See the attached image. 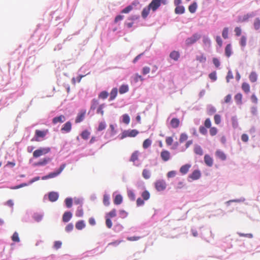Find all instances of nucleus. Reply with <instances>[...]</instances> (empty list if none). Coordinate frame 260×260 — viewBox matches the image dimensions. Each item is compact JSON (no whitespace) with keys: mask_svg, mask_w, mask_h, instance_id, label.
I'll use <instances>...</instances> for the list:
<instances>
[{"mask_svg":"<svg viewBox=\"0 0 260 260\" xmlns=\"http://www.w3.org/2000/svg\"><path fill=\"white\" fill-rule=\"evenodd\" d=\"M180 122L179 119L177 118H173L170 121V125L172 128H177L179 127Z\"/></svg>","mask_w":260,"mask_h":260,"instance_id":"9","label":"nucleus"},{"mask_svg":"<svg viewBox=\"0 0 260 260\" xmlns=\"http://www.w3.org/2000/svg\"><path fill=\"white\" fill-rule=\"evenodd\" d=\"M83 210L81 207H79L76 212V216L77 217H82L83 215Z\"/></svg>","mask_w":260,"mask_h":260,"instance_id":"39","label":"nucleus"},{"mask_svg":"<svg viewBox=\"0 0 260 260\" xmlns=\"http://www.w3.org/2000/svg\"><path fill=\"white\" fill-rule=\"evenodd\" d=\"M123 122L125 124H128L130 121V118L127 114H124L122 116Z\"/></svg>","mask_w":260,"mask_h":260,"instance_id":"45","label":"nucleus"},{"mask_svg":"<svg viewBox=\"0 0 260 260\" xmlns=\"http://www.w3.org/2000/svg\"><path fill=\"white\" fill-rule=\"evenodd\" d=\"M119 216L121 218H124L127 216V213L123 210L119 211Z\"/></svg>","mask_w":260,"mask_h":260,"instance_id":"50","label":"nucleus"},{"mask_svg":"<svg viewBox=\"0 0 260 260\" xmlns=\"http://www.w3.org/2000/svg\"><path fill=\"white\" fill-rule=\"evenodd\" d=\"M209 78L213 81H215L217 79L215 72H212L209 75Z\"/></svg>","mask_w":260,"mask_h":260,"instance_id":"61","label":"nucleus"},{"mask_svg":"<svg viewBox=\"0 0 260 260\" xmlns=\"http://www.w3.org/2000/svg\"><path fill=\"white\" fill-rule=\"evenodd\" d=\"M166 182L163 180H157L155 183V187L157 191H162L166 188Z\"/></svg>","mask_w":260,"mask_h":260,"instance_id":"5","label":"nucleus"},{"mask_svg":"<svg viewBox=\"0 0 260 260\" xmlns=\"http://www.w3.org/2000/svg\"><path fill=\"white\" fill-rule=\"evenodd\" d=\"M191 167V165L189 164H186L182 166L180 169V172L182 174H186Z\"/></svg>","mask_w":260,"mask_h":260,"instance_id":"19","label":"nucleus"},{"mask_svg":"<svg viewBox=\"0 0 260 260\" xmlns=\"http://www.w3.org/2000/svg\"><path fill=\"white\" fill-rule=\"evenodd\" d=\"M216 156L222 160H225L226 159L225 154L220 150H217L215 152Z\"/></svg>","mask_w":260,"mask_h":260,"instance_id":"15","label":"nucleus"},{"mask_svg":"<svg viewBox=\"0 0 260 260\" xmlns=\"http://www.w3.org/2000/svg\"><path fill=\"white\" fill-rule=\"evenodd\" d=\"M194 152L200 156L203 154V151L202 147L198 145H196L193 149Z\"/></svg>","mask_w":260,"mask_h":260,"instance_id":"21","label":"nucleus"},{"mask_svg":"<svg viewBox=\"0 0 260 260\" xmlns=\"http://www.w3.org/2000/svg\"><path fill=\"white\" fill-rule=\"evenodd\" d=\"M128 86L127 85H122L119 89V92L120 94H123L127 92L128 91Z\"/></svg>","mask_w":260,"mask_h":260,"instance_id":"24","label":"nucleus"},{"mask_svg":"<svg viewBox=\"0 0 260 260\" xmlns=\"http://www.w3.org/2000/svg\"><path fill=\"white\" fill-rule=\"evenodd\" d=\"M235 32L236 33V35L237 36H240L241 35V29L239 27H236L235 28Z\"/></svg>","mask_w":260,"mask_h":260,"instance_id":"63","label":"nucleus"},{"mask_svg":"<svg viewBox=\"0 0 260 260\" xmlns=\"http://www.w3.org/2000/svg\"><path fill=\"white\" fill-rule=\"evenodd\" d=\"M106 123L104 122H101L100 123V124L99 125V126L98 128V131H102L104 130L106 128Z\"/></svg>","mask_w":260,"mask_h":260,"instance_id":"49","label":"nucleus"},{"mask_svg":"<svg viewBox=\"0 0 260 260\" xmlns=\"http://www.w3.org/2000/svg\"><path fill=\"white\" fill-rule=\"evenodd\" d=\"M90 135V133L87 131H84L81 134V137L85 140L88 139Z\"/></svg>","mask_w":260,"mask_h":260,"instance_id":"37","label":"nucleus"},{"mask_svg":"<svg viewBox=\"0 0 260 260\" xmlns=\"http://www.w3.org/2000/svg\"><path fill=\"white\" fill-rule=\"evenodd\" d=\"M216 112V109L214 107H211L208 109V114L209 115H212Z\"/></svg>","mask_w":260,"mask_h":260,"instance_id":"62","label":"nucleus"},{"mask_svg":"<svg viewBox=\"0 0 260 260\" xmlns=\"http://www.w3.org/2000/svg\"><path fill=\"white\" fill-rule=\"evenodd\" d=\"M170 57L172 59L177 61L180 57L179 52L177 51H173L171 52V53L170 54Z\"/></svg>","mask_w":260,"mask_h":260,"instance_id":"20","label":"nucleus"},{"mask_svg":"<svg viewBox=\"0 0 260 260\" xmlns=\"http://www.w3.org/2000/svg\"><path fill=\"white\" fill-rule=\"evenodd\" d=\"M65 203L68 208H71L72 206L73 201L71 198H67L65 200Z\"/></svg>","mask_w":260,"mask_h":260,"instance_id":"47","label":"nucleus"},{"mask_svg":"<svg viewBox=\"0 0 260 260\" xmlns=\"http://www.w3.org/2000/svg\"><path fill=\"white\" fill-rule=\"evenodd\" d=\"M214 120L216 124H219L221 122V116L219 114H215L214 116Z\"/></svg>","mask_w":260,"mask_h":260,"instance_id":"44","label":"nucleus"},{"mask_svg":"<svg viewBox=\"0 0 260 260\" xmlns=\"http://www.w3.org/2000/svg\"><path fill=\"white\" fill-rule=\"evenodd\" d=\"M204 158L205 163L207 166L211 167L213 166V159L209 155L205 154Z\"/></svg>","mask_w":260,"mask_h":260,"instance_id":"8","label":"nucleus"},{"mask_svg":"<svg viewBox=\"0 0 260 260\" xmlns=\"http://www.w3.org/2000/svg\"><path fill=\"white\" fill-rule=\"evenodd\" d=\"M50 159L49 158H44L43 159L41 160L40 161L35 164V166H44L46 165L49 161Z\"/></svg>","mask_w":260,"mask_h":260,"instance_id":"25","label":"nucleus"},{"mask_svg":"<svg viewBox=\"0 0 260 260\" xmlns=\"http://www.w3.org/2000/svg\"><path fill=\"white\" fill-rule=\"evenodd\" d=\"M110 198L107 194H104L103 197V204L106 206H108L110 205Z\"/></svg>","mask_w":260,"mask_h":260,"instance_id":"28","label":"nucleus"},{"mask_svg":"<svg viewBox=\"0 0 260 260\" xmlns=\"http://www.w3.org/2000/svg\"><path fill=\"white\" fill-rule=\"evenodd\" d=\"M50 151V148L49 147L40 148L35 150L33 152V156L35 158L39 157L43 155L46 154Z\"/></svg>","mask_w":260,"mask_h":260,"instance_id":"2","label":"nucleus"},{"mask_svg":"<svg viewBox=\"0 0 260 260\" xmlns=\"http://www.w3.org/2000/svg\"><path fill=\"white\" fill-rule=\"evenodd\" d=\"M201 38V35L198 34H194L191 37L188 38L185 40V44L187 46H189L195 43Z\"/></svg>","mask_w":260,"mask_h":260,"instance_id":"4","label":"nucleus"},{"mask_svg":"<svg viewBox=\"0 0 260 260\" xmlns=\"http://www.w3.org/2000/svg\"><path fill=\"white\" fill-rule=\"evenodd\" d=\"M196 59L200 62H205L206 60V57L203 54H201L200 55L197 56Z\"/></svg>","mask_w":260,"mask_h":260,"instance_id":"40","label":"nucleus"},{"mask_svg":"<svg viewBox=\"0 0 260 260\" xmlns=\"http://www.w3.org/2000/svg\"><path fill=\"white\" fill-rule=\"evenodd\" d=\"M127 196L128 198L132 201L135 200V194L134 192L132 190H128L127 191Z\"/></svg>","mask_w":260,"mask_h":260,"instance_id":"46","label":"nucleus"},{"mask_svg":"<svg viewBox=\"0 0 260 260\" xmlns=\"http://www.w3.org/2000/svg\"><path fill=\"white\" fill-rule=\"evenodd\" d=\"M72 217V214L71 212H66L62 216V221L64 222H68Z\"/></svg>","mask_w":260,"mask_h":260,"instance_id":"16","label":"nucleus"},{"mask_svg":"<svg viewBox=\"0 0 260 260\" xmlns=\"http://www.w3.org/2000/svg\"><path fill=\"white\" fill-rule=\"evenodd\" d=\"M86 114V111H80L77 116L76 117V118L75 119V122L76 123H79L81 122L84 118L85 115Z\"/></svg>","mask_w":260,"mask_h":260,"instance_id":"13","label":"nucleus"},{"mask_svg":"<svg viewBox=\"0 0 260 260\" xmlns=\"http://www.w3.org/2000/svg\"><path fill=\"white\" fill-rule=\"evenodd\" d=\"M141 196L144 200L147 201L150 198V195L149 191L145 190L142 193Z\"/></svg>","mask_w":260,"mask_h":260,"instance_id":"33","label":"nucleus"},{"mask_svg":"<svg viewBox=\"0 0 260 260\" xmlns=\"http://www.w3.org/2000/svg\"><path fill=\"white\" fill-rule=\"evenodd\" d=\"M117 93H118V89L117 88H113L110 93V98H109V100L110 101H113L114 100L117 95Z\"/></svg>","mask_w":260,"mask_h":260,"instance_id":"18","label":"nucleus"},{"mask_svg":"<svg viewBox=\"0 0 260 260\" xmlns=\"http://www.w3.org/2000/svg\"><path fill=\"white\" fill-rule=\"evenodd\" d=\"M66 120L65 116L63 115H61L59 116L54 117L52 119V122L53 124H56L57 123H62Z\"/></svg>","mask_w":260,"mask_h":260,"instance_id":"14","label":"nucleus"},{"mask_svg":"<svg viewBox=\"0 0 260 260\" xmlns=\"http://www.w3.org/2000/svg\"><path fill=\"white\" fill-rule=\"evenodd\" d=\"M240 45L242 47H245L246 44V38L245 36H242L241 38L240 42Z\"/></svg>","mask_w":260,"mask_h":260,"instance_id":"53","label":"nucleus"},{"mask_svg":"<svg viewBox=\"0 0 260 260\" xmlns=\"http://www.w3.org/2000/svg\"><path fill=\"white\" fill-rule=\"evenodd\" d=\"M139 152L138 151H135L131 155L130 161L135 162L138 159Z\"/></svg>","mask_w":260,"mask_h":260,"instance_id":"27","label":"nucleus"},{"mask_svg":"<svg viewBox=\"0 0 260 260\" xmlns=\"http://www.w3.org/2000/svg\"><path fill=\"white\" fill-rule=\"evenodd\" d=\"M71 128L72 123L71 122L68 121L63 125L62 128H61V131L63 132L69 133L71 130Z\"/></svg>","mask_w":260,"mask_h":260,"instance_id":"10","label":"nucleus"},{"mask_svg":"<svg viewBox=\"0 0 260 260\" xmlns=\"http://www.w3.org/2000/svg\"><path fill=\"white\" fill-rule=\"evenodd\" d=\"M136 203L138 206H141L144 204V201L141 198H139L137 200Z\"/></svg>","mask_w":260,"mask_h":260,"instance_id":"59","label":"nucleus"},{"mask_svg":"<svg viewBox=\"0 0 260 260\" xmlns=\"http://www.w3.org/2000/svg\"><path fill=\"white\" fill-rule=\"evenodd\" d=\"M242 88L244 91L247 93L250 90V86L248 83H243L242 85Z\"/></svg>","mask_w":260,"mask_h":260,"instance_id":"41","label":"nucleus"},{"mask_svg":"<svg viewBox=\"0 0 260 260\" xmlns=\"http://www.w3.org/2000/svg\"><path fill=\"white\" fill-rule=\"evenodd\" d=\"M151 140L149 139H147L143 143V147L144 149L148 148L151 145Z\"/></svg>","mask_w":260,"mask_h":260,"instance_id":"30","label":"nucleus"},{"mask_svg":"<svg viewBox=\"0 0 260 260\" xmlns=\"http://www.w3.org/2000/svg\"><path fill=\"white\" fill-rule=\"evenodd\" d=\"M12 240L13 241L15 242H19L20 241V239L18 233L16 232H14L12 237Z\"/></svg>","mask_w":260,"mask_h":260,"instance_id":"42","label":"nucleus"},{"mask_svg":"<svg viewBox=\"0 0 260 260\" xmlns=\"http://www.w3.org/2000/svg\"><path fill=\"white\" fill-rule=\"evenodd\" d=\"M242 95L241 93H237L235 96V100L238 104H240L242 103Z\"/></svg>","mask_w":260,"mask_h":260,"instance_id":"38","label":"nucleus"},{"mask_svg":"<svg viewBox=\"0 0 260 260\" xmlns=\"http://www.w3.org/2000/svg\"><path fill=\"white\" fill-rule=\"evenodd\" d=\"M150 71V68L148 67H145L142 69V73L143 75H146L148 74Z\"/></svg>","mask_w":260,"mask_h":260,"instance_id":"57","label":"nucleus"},{"mask_svg":"<svg viewBox=\"0 0 260 260\" xmlns=\"http://www.w3.org/2000/svg\"><path fill=\"white\" fill-rule=\"evenodd\" d=\"M139 134V132L136 129L127 130L124 131L121 135V139L126 137H135Z\"/></svg>","mask_w":260,"mask_h":260,"instance_id":"3","label":"nucleus"},{"mask_svg":"<svg viewBox=\"0 0 260 260\" xmlns=\"http://www.w3.org/2000/svg\"><path fill=\"white\" fill-rule=\"evenodd\" d=\"M122 202V197L120 194H117L114 199V203L115 205H120Z\"/></svg>","mask_w":260,"mask_h":260,"instance_id":"26","label":"nucleus"},{"mask_svg":"<svg viewBox=\"0 0 260 260\" xmlns=\"http://www.w3.org/2000/svg\"><path fill=\"white\" fill-rule=\"evenodd\" d=\"M160 157L164 161H168L171 157L170 152L166 150H162L160 153Z\"/></svg>","mask_w":260,"mask_h":260,"instance_id":"7","label":"nucleus"},{"mask_svg":"<svg viewBox=\"0 0 260 260\" xmlns=\"http://www.w3.org/2000/svg\"><path fill=\"white\" fill-rule=\"evenodd\" d=\"M48 198L51 202H55L58 198V194L55 192H51L49 193Z\"/></svg>","mask_w":260,"mask_h":260,"instance_id":"17","label":"nucleus"},{"mask_svg":"<svg viewBox=\"0 0 260 260\" xmlns=\"http://www.w3.org/2000/svg\"><path fill=\"white\" fill-rule=\"evenodd\" d=\"M213 63L216 68H218L220 66V61L217 58H213Z\"/></svg>","mask_w":260,"mask_h":260,"instance_id":"58","label":"nucleus"},{"mask_svg":"<svg viewBox=\"0 0 260 260\" xmlns=\"http://www.w3.org/2000/svg\"><path fill=\"white\" fill-rule=\"evenodd\" d=\"M232 53V46L230 44H229L225 48V54L228 57H229L231 55Z\"/></svg>","mask_w":260,"mask_h":260,"instance_id":"23","label":"nucleus"},{"mask_svg":"<svg viewBox=\"0 0 260 260\" xmlns=\"http://www.w3.org/2000/svg\"><path fill=\"white\" fill-rule=\"evenodd\" d=\"M105 104H102L100 105H99L98 106V107L97 108V110H96V113L98 114H101V115H104V108H105Z\"/></svg>","mask_w":260,"mask_h":260,"instance_id":"29","label":"nucleus"},{"mask_svg":"<svg viewBox=\"0 0 260 260\" xmlns=\"http://www.w3.org/2000/svg\"><path fill=\"white\" fill-rule=\"evenodd\" d=\"M229 29L228 28L225 27L223 29L222 32V36L224 39H227L228 38Z\"/></svg>","mask_w":260,"mask_h":260,"instance_id":"48","label":"nucleus"},{"mask_svg":"<svg viewBox=\"0 0 260 260\" xmlns=\"http://www.w3.org/2000/svg\"><path fill=\"white\" fill-rule=\"evenodd\" d=\"M173 142V139L172 137H167L166 139V143L168 146H171Z\"/></svg>","mask_w":260,"mask_h":260,"instance_id":"51","label":"nucleus"},{"mask_svg":"<svg viewBox=\"0 0 260 260\" xmlns=\"http://www.w3.org/2000/svg\"><path fill=\"white\" fill-rule=\"evenodd\" d=\"M109 93L106 91H103L99 94V98L102 99H106L108 96Z\"/></svg>","mask_w":260,"mask_h":260,"instance_id":"35","label":"nucleus"},{"mask_svg":"<svg viewBox=\"0 0 260 260\" xmlns=\"http://www.w3.org/2000/svg\"><path fill=\"white\" fill-rule=\"evenodd\" d=\"M76 228L78 230H81L85 227V223L83 220H79L75 224Z\"/></svg>","mask_w":260,"mask_h":260,"instance_id":"22","label":"nucleus"},{"mask_svg":"<svg viewBox=\"0 0 260 260\" xmlns=\"http://www.w3.org/2000/svg\"><path fill=\"white\" fill-rule=\"evenodd\" d=\"M99 101L96 99H93L91 101V109L94 110L96 108L97 106L99 105Z\"/></svg>","mask_w":260,"mask_h":260,"instance_id":"34","label":"nucleus"},{"mask_svg":"<svg viewBox=\"0 0 260 260\" xmlns=\"http://www.w3.org/2000/svg\"><path fill=\"white\" fill-rule=\"evenodd\" d=\"M176 172L175 171H171L167 173V177L168 178L174 177L176 175Z\"/></svg>","mask_w":260,"mask_h":260,"instance_id":"60","label":"nucleus"},{"mask_svg":"<svg viewBox=\"0 0 260 260\" xmlns=\"http://www.w3.org/2000/svg\"><path fill=\"white\" fill-rule=\"evenodd\" d=\"M206 127L203 126H201L199 127V132L202 135H205L207 134V131L206 128Z\"/></svg>","mask_w":260,"mask_h":260,"instance_id":"54","label":"nucleus"},{"mask_svg":"<svg viewBox=\"0 0 260 260\" xmlns=\"http://www.w3.org/2000/svg\"><path fill=\"white\" fill-rule=\"evenodd\" d=\"M241 140L244 142H246L248 140V136L246 134H243L241 136Z\"/></svg>","mask_w":260,"mask_h":260,"instance_id":"64","label":"nucleus"},{"mask_svg":"<svg viewBox=\"0 0 260 260\" xmlns=\"http://www.w3.org/2000/svg\"><path fill=\"white\" fill-rule=\"evenodd\" d=\"M47 134L46 131H42L37 129L35 132V141H39L38 138H44Z\"/></svg>","mask_w":260,"mask_h":260,"instance_id":"11","label":"nucleus"},{"mask_svg":"<svg viewBox=\"0 0 260 260\" xmlns=\"http://www.w3.org/2000/svg\"><path fill=\"white\" fill-rule=\"evenodd\" d=\"M66 166V164H62L58 170H56V171L54 172H52L49 174V177L50 178H54L56 176H57L58 175H59L61 172L64 170Z\"/></svg>","mask_w":260,"mask_h":260,"instance_id":"6","label":"nucleus"},{"mask_svg":"<svg viewBox=\"0 0 260 260\" xmlns=\"http://www.w3.org/2000/svg\"><path fill=\"white\" fill-rule=\"evenodd\" d=\"M116 216V210L113 209L111 211L106 214V224L107 228L110 229L112 226V222L111 220V218L115 217Z\"/></svg>","mask_w":260,"mask_h":260,"instance_id":"1","label":"nucleus"},{"mask_svg":"<svg viewBox=\"0 0 260 260\" xmlns=\"http://www.w3.org/2000/svg\"><path fill=\"white\" fill-rule=\"evenodd\" d=\"M257 77V75L254 72H252L249 75V79L252 82L256 81Z\"/></svg>","mask_w":260,"mask_h":260,"instance_id":"43","label":"nucleus"},{"mask_svg":"<svg viewBox=\"0 0 260 260\" xmlns=\"http://www.w3.org/2000/svg\"><path fill=\"white\" fill-rule=\"evenodd\" d=\"M62 243L59 241H56L54 242V247L55 249H58L61 246Z\"/></svg>","mask_w":260,"mask_h":260,"instance_id":"56","label":"nucleus"},{"mask_svg":"<svg viewBox=\"0 0 260 260\" xmlns=\"http://www.w3.org/2000/svg\"><path fill=\"white\" fill-rule=\"evenodd\" d=\"M209 128V133L211 136H214L217 134L218 129L216 127L213 126Z\"/></svg>","mask_w":260,"mask_h":260,"instance_id":"36","label":"nucleus"},{"mask_svg":"<svg viewBox=\"0 0 260 260\" xmlns=\"http://www.w3.org/2000/svg\"><path fill=\"white\" fill-rule=\"evenodd\" d=\"M201 176V172L199 170H194L190 175L189 177L193 180L199 179Z\"/></svg>","mask_w":260,"mask_h":260,"instance_id":"12","label":"nucleus"},{"mask_svg":"<svg viewBox=\"0 0 260 260\" xmlns=\"http://www.w3.org/2000/svg\"><path fill=\"white\" fill-rule=\"evenodd\" d=\"M204 126L206 128H210L211 127V121L210 118H207L204 122Z\"/></svg>","mask_w":260,"mask_h":260,"instance_id":"52","label":"nucleus"},{"mask_svg":"<svg viewBox=\"0 0 260 260\" xmlns=\"http://www.w3.org/2000/svg\"><path fill=\"white\" fill-rule=\"evenodd\" d=\"M188 139V136L185 133H181L179 137V142L182 143L186 141Z\"/></svg>","mask_w":260,"mask_h":260,"instance_id":"32","label":"nucleus"},{"mask_svg":"<svg viewBox=\"0 0 260 260\" xmlns=\"http://www.w3.org/2000/svg\"><path fill=\"white\" fill-rule=\"evenodd\" d=\"M142 176L145 179H148L150 177V172L147 169H144L142 172Z\"/></svg>","mask_w":260,"mask_h":260,"instance_id":"31","label":"nucleus"},{"mask_svg":"<svg viewBox=\"0 0 260 260\" xmlns=\"http://www.w3.org/2000/svg\"><path fill=\"white\" fill-rule=\"evenodd\" d=\"M74 225L72 223L68 224L66 227V231L68 232H71L73 230Z\"/></svg>","mask_w":260,"mask_h":260,"instance_id":"55","label":"nucleus"}]
</instances>
